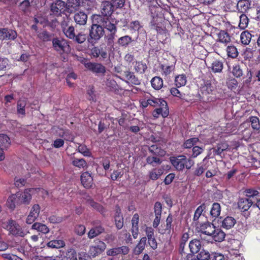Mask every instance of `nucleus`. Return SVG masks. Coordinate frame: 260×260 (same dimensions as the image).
I'll return each instance as SVG.
<instances>
[{
	"instance_id": "f257e3e1",
	"label": "nucleus",
	"mask_w": 260,
	"mask_h": 260,
	"mask_svg": "<svg viewBox=\"0 0 260 260\" xmlns=\"http://www.w3.org/2000/svg\"><path fill=\"white\" fill-rule=\"evenodd\" d=\"M95 20L102 26L103 29H106L109 32L105 36V39L108 45H112L117 30L116 24L112 23L108 17H103L100 15L97 16Z\"/></svg>"
},
{
	"instance_id": "f03ea898",
	"label": "nucleus",
	"mask_w": 260,
	"mask_h": 260,
	"mask_svg": "<svg viewBox=\"0 0 260 260\" xmlns=\"http://www.w3.org/2000/svg\"><path fill=\"white\" fill-rule=\"evenodd\" d=\"M216 86L210 80H203L200 88V100L205 102L213 101L212 95L215 94Z\"/></svg>"
},
{
	"instance_id": "7ed1b4c3",
	"label": "nucleus",
	"mask_w": 260,
	"mask_h": 260,
	"mask_svg": "<svg viewBox=\"0 0 260 260\" xmlns=\"http://www.w3.org/2000/svg\"><path fill=\"white\" fill-rule=\"evenodd\" d=\"M170 162L172 166L177 171H182L184 169H190L194 165V161L190 158H187L184 155L178 156H172L170 158Z\"/></svg>"
},
{
	"instance_id": "20e7f679",
	"label": "nucleus",
	"mask_w": 260,
	"mask_h": 260,
	"mask_svg": "<svg viewBox=\"0 0 260 260\" xmlns=\"http://www.w3.org/2000/svg\"><path fill=\"white\" fill-rule=\"evenodd\" d=\"M104 29L100 23H93L89 29L88 42L94 45L104 36Z\"/></svg>"
},
{
	"instance_id": "39448f33",
	"label": "nucleus",
	"mask_w": 260,
	"mask_h": 260,
	"mask_svg": "<svg viewBox=\"0 0 260 260\" xmlns=\"http://www.w3.org/2000/svg\"><path fill=\"white\" fill-rule=\"evenodd\" d=\"M6 229L9 231V234L16 237H24L27 233L23 228L13 219L8 220Z\"/></svg>"
},
{
	"instance_id": "423d86ee",
	"label": "nucleus",
	"mask_w": 260,
	"mask_h": 260,
	"mask_svg": "<svg viewBox=\"0 0 260 260\" xmlns=\"http://www.w3.org/2000/svg\"><path fill=\"white\" fill-rule=\"evenodd\" d=\"M52 47L54 50L60 54L69 53L71 51V47L68 42L59 38L52 39Z\"/></svg>"
},
{
	"instance_id": "0eeeda50",
	"label": "nucleus",
	"mask_w": 260,
	"mask_h": 260,
	"mask_svg": "<svg viewBox=\"0 0 260 260\" xmlns=\"http://www.w3.org/2000/svg\"><path fill=\"white\" fill-rule=\"evenodd\" d=\"M91 224L93 227L87 234L88 238L93 239L105 232V228L102 225L100 220H94L91 222Z\"/></svg>"
},
{
	"instance_id": "6e6552de",
	"label": "nucleus",
	"mask_w": 260,
	"mask_h": 260,
	"mask_svg": "<svg viewBox=\"0 0 260 260\" xmlns=\"http://www.w3.org/2000/svg\"><path fill=\"white\" fill-rule=\"evenodd\" d=\"M51 11L56 16H60L61 14H64L66 12H68L66 3L61 0L56 1L52 4Z\"/></svg>"
},
{
	"instance_id": "1a4fd4ad",
	"label": "nucleus",
	"mask_w": 260,
	"mask_h": 260,
	"mask_svg": "<svg viewBox=\"0 0 260 260\" xmlns=\"http://www.w3.org/2000/svg\"><path fill=\"white\" fill-rule=\"evenodd\" d=\"M83 64L86 69L96 75H104L106 73V68L101 63L86 60Z\"/></svg>"
},
{
	"instance_id": "9d476101",
	"label": "nucleus",
	"mask_w": 260,
	"mask_h": 260,
	"mask_svg": "<svg viewBox=\"0 0 260 260\" xmlns=\"http://www.w3.org/2000/svg\"><path fill=\"white\" fill-rule=\"evenodd\" d=\"M94 244L90 247L89 251L90 255L93 257L104 251L106 248V244L99 239L94 241Z\"/></svg>"
},
{
	"instance_id": "9b49d317",
	"label": "nucleus",
	"mask_w": 260,
	"mask_h": 260,
	"mask_svg": "<svg viewBox=\"0 0 260 260\" xmlns=\"http://www.w3.org/2000/svg\"><path fill=\"white\" fill-rule=\"evenodd\" d=\"M158 18L157 16H153L150 22L149 27L151 29L155 30L160 35H165L166 36L167 29L162 24V22L159 21Z\"/></svg>"
},
{
	"instance_id": "f8f14e48",
	"label": "nucleus",
	"mask_w": 260,
	"mask_h": 260,
	"mask_svg": "<svg viewBox=\"0 0 260 260\" xmlns=\"http://www.w3.org/2000/svg\"><path fill=\"white\" fill-rule=\"evenodd\" d=\"M159 108H156L152 112V115L155 118H158L160 115L162 117H167L169 114V107L166 101H161Z\"/></svg>"
},
{
	"instance_id": "ddd939ff",
	"label": "nucleus",
	"mask_w": 260,
	"mask_h": 260,
	"mask_svg": "<svg viewBox=\"0 0 260 260\" xmlns=\"http://www.w3.org/2000/svg\"><path fill=\"white\" fill-rule=\"evenodd\" d=\"M253 207V201L245 197H239L237 202L238 209L241 212L247 211L250 207Z\"/></svg>"
},
{
	"instance_id": "4468645a",
	"label": "nucleus",
	"mask_w": 260,
	"mask_h": 260,
	"mask_svg": "<svg viewBox=\"0 0 260 260\" xmlns=\"http://www.w3.org/2000/svg\"><path fill=\"white\" fill-rule=\"evenodd\" d=\"M17 37V32L16 30L8 28H0V40H14Z\"/></svg>"
},
{
	"instance_id": "2eb2a0df",
	"label": "nucleus",
	"mask_w": 260,
	"mask_h": 260,
	"mask_svg": "<svg viewBox=\"0 0 260 260\" xmlns=\"http://www.w3.org/2000/svg\"><path fill=\"white\" fill-rule=\"evenodd\" d=\"M129 252V248L126 246L114 247L107 250L106 253L107 255L111 256H116L119 254L126 255Z\"/></svg>"
},
{
	"instance_id": "dca6fc26",
	"label": "nucleus",
	"mask_w": 260,
	"mask_h": 260,
	"mask_svg": "<svg viewBox=\"0 0 260 260\" xmlns=\"http://www.w3.org/2000/svg\"><path fill=\"white\" fill-rule=\"evenodd\" d=\"M124 76L127 83L135 85H139L141 84V80L135 75L133 72L126 70L124 72Z\"/></svg>"
},
{
	"instance_id": "f3484780",
	"label": "nucleus",
	"mask_w": 260,
	"mask_h": 260,
	"mask_svg": "<svg viewBox=\"0 0 260 260\" xmlns=\"http://www.w3.org/2000/svg\"><path fill=\"white\" fill-rule=\"evenodd\" d=\"M81 181L85 188H90L93 184V177L88 172H85L81 175Z\"/></svg>"
},
{
	"instance_id": "a211bd4d",
	"label": "nucleus",
	"mask_w": 260,
	"mask_h": 260,
	"mask_svg": "<svg viewBox=\"0 0 260 260\" xmlns=\"http://www.w3.org/2000/svg\"><path fill=\"white\" fill-rule=\"evenodd\" d=\"M175 62L171 64H161L159 66L160 73L165 79L170 77L171 73L175 69Z\"/></svg>"
},
{
	"instance_id": "6ab92c4d",
	"label": "nucleus",
	"mask_w": 260,
	"mask_h": 260,
	"mask_svg": "<svg viewBox=\"0 0 260 260\" xmlns=\"http://www.w3.org/2000/svg\"><path fill=\"white\" fill-rule=\"evenodd\" d=\"M32 188H27L24 190L23 192H18L19 194L18 197L20 200V204L28 205L32 198L30 191L32 190Z\"/></svg>"
},
{
	"instance_id": "aec40b11",
	"label": "nucleus",
	"mask_w": 260,
	"mask_h": 260,
	"mask_svg": "<svg viewBox=\"0 0 260 260\" xmlns=\"http://www.w3.org/2000/svg\"><path fill=\"white\" fill-rule=\"evenodd\" d=\"M102 7L101 13L103 17L109 18L114 12L113 5L109 1H105L102 3Z\"/></svg>"
},
{
	"instance_id": "412c9836",
	"label": "nucleus",
	"mask_w": 260,
	"mask_h": 260,
	"mask_svg": "<svg viewBox=\"0 0 260 260\" xmlns=\"http://www.w3.org/2000/svg\"><path fill=\"white\" fill-rule=\"evenodd\" d=\"M251 2L249 0H239L237 4L238 12L245 14L251 8Z\"/></svg>"
},
{
	"instance_id": "4be33fe9",
	"label": "nucleus",
	"mask_w": 260,
	"mask_h": 260,
	"mask_svg": "<svg viewBox=\"0 0 260 260\" xmlns=\"http://www.w3.org/2000/svg\"><path fill=\"white\" fill-rule=\"evenodd\" d=\"M133 70L137 73L139 74H143L147 71L148 67L146 63L143 61H135L133 63Z\"/></svg>"
},
{
	"instance_id": "5701e85b",
	"label": "nucleus",
	"mask_w": 260,
	"mask_h": 260,
	"mask_svg": "<svg viewBox=\"0 0 260 260\" xmlns=\"http://www.w3.org/2000/svg\"><path fill=\"white\" fill-rule=\"evenodd\" d=\"M106 85L110 90L115 93H120L123 91V88L120 87L116 82L112 78H108L106 81Z\"/></svg>"
},
{
	"instance_id": "b1692460",
	"label": "nucleus",
	"mask_w": 260,
	"mask_h": 260,
	"mask_svg": "<svg viewBox=\"0 0 260 260\" xmlns=\"http://www.w3.org/2000/svg\"><path fill=\"white\" fill-rule=\"evenodd\" d=\"M139 221V215L138 213H135L132 217V229H131V232L132 233V235L134 239H136L138 236Z\"/></svg>"
},
{
	"instance_id": "393cba45",
	"label": "nucleus",
	"mask_w": 260,
	"mask_h": 260,
	"mask_svg": "<svg viewBox=\"0 0 260 260\" xmlns=\"http://www.w3.org/2000/svg\"><path fill=\"white\" fill-rule=\"evenodd\" d=\"M215 226L212 223L207 221L201 223L199 229L202 233L211 236Z\"/></svg>"
},
{
	"instance_id": "a878e982",
	"label": "nucleus",
	"mask_w": 260,
	"mask_h": 260,
	"mask_svg": "<svg viewBox=\"0 0 260 260\" xmlns=\"http://www.w3.org/2000/svg\"><path fill=\"white\" fill-rule=\"evenodd\" d=\"M57 136L63 138L65 141L73 142L74 140V136L72 133L69 129L59 128L57 132Z\"/></svg>"
},
{
	"instance_id": "bb28decb",
	"label": "nucleus",
	"mask_w": 260,
	"mask_h": 260,
	"mask_svg": "<svg viewBox=\"0 0 260 260\" xmlns=\"http://www.w3.org/2000/svg\"><path fill=\"white\" fill-rule=\"evenodd\" d=\"M18 195L19 194L17 192L15 194H12L8 198L7 201V205L9 208L14 210L16 205H20Z\"/></svg>"
},
{
	"instance_id": "cd10ccee",
	"label": "nucleus",
	"mask_w": 260,
	"mask_h": 260,
	"mask_svg": "<svg viewBox=\"0 0 260 260\" xmlns=\"http://www.w3.org/2000/svg\"><path fill=\"white\" fill-rule=\"evenodd\" d=\"M211 236L215 241L220 242L224 239L225 234L220 228L215 226Z\"/></svg>"
},
{
	"instance_id": "c85d7f7f",
	"label": "nucleus",
	"mask_w": 260,
	"mask_h": 260,
	"mask_svg": "<svg viewBox=\"0 0 260 260\" xmlns=\"http://www.w3.org/2000/svg\"><path fill=\"white\" fill-rule=\"evenodd\" d=\"M211 70L215 74L221 73L223 69V62L219 59H214L211 63Z\"/></svg>"
},
{
	"instance_id": "c756f323",
	"label": "nucleus",
	"mask_w": 260,
	"mask_h": 260,
	"mask_svg": "<svg viewBox=\"0 0 260 260\" xmlns=\"http://www.w3.org/2000/svg\"><path fill=\"white\" fill-rule=\"evenodd\" d=\"M74 18L75 22L77 24L84 25L86 23L87 15L85 13L82 11H79L75 14Z\"/></svg>"
},
{
	"instance_id": "7c9ffc66",
	"label": "nucleus",
	"mask_w": 260,
	"mask_h": 260,
	"mask_svg": "<svg viewBox=\"0 0 260 260\" xmlns=\"http://www.w3.org/2000/svg\"><path fill=\"white\" fill-rule=\"evenodd\" d=\"M221 226L226 230L231 229L236 223V219L232 216H226L221 221Z\"/></svg>"
},
{
	"instance_id": "2f4dec72",
	"label": "nucleus",
	"mask_w": 260,
	"mask_h": 260,
	"mask_svg": "<svg viewBox=\"0 0 260 260\" xmlns=\"http://www.w3.org/2000/svg\"><path fill=\"white\" fill-rule=\"evenodd\" d=\"M148 151L153 155L159 157L163 156L166 154V151L157 145H151L148 148Z\"/></svg>"
},
{
	"instance_id": "473e14b6",
	"label": "nucleus",
	"mask_w": 260,
	"mask_h": 260,
	"mask_svg": "<svg viewBox=\"0 0 260 260\" xmlns=\"http://www.w3.org/2000/svg\"><path fill=\"white\" fill-rule=\"evenodd\" d=\"M189 247L191 253H197L201 249L202 241L196 239H193L189 242Z\"/></svg>"
},
{
	"instance_id": "72a5a7b5",
	"label": "nucleus",
	"mask_w": 260,
	"mask_h": 260,
	"mask_svg": "<svg viewBox=\"0 0 260 260\" xmlns=\"http://www.w3.org/2000/svg\"><path fill=\"white\" fill-rule=\"evenodd\" d=\"M243 193L245 196V198L252 200L255 198V199L260 196L259 192L254 188H246L243 191Z\"/></svg>"
},
{
	"instance_id": "f704fd0d",
	"label": "nucleus",
	"mask_w": 260,
	"mask_h": 260,
	"mask_svg": "<svg viewBox=\"0 0 260 260\" xmlns=\"http://www.w3.org/2000/svg\"><path fill=\"white\" fill-rule=\"evenodd\" d=\"M11 144L10 139L7 135L0 134V148L7 150Z\"/></svg>"
},
{
	"instance_id": "c9c22d12",
	"label": "nucleus",
	"mask_w": 260,
	"mask_h": 260,
	"mask_svg": "<svg viewBox=\"0 0 260 260\" xmlns=\"http://www.w3.org/2000/svg\"><path fill=\"white\" fill-rule=\"evenodd\" d=\"M199 141L198 138H191L185 141L182 146L184 149H187V152H189Z\"/></svg>"
},
{
	"instance_id": "e433bc0d",
	"label": "nucleus",
	"mask_w": 260,
	"mask_h": 260,
	"mask_svg": "<svg viewBox=\"0 0 260 260\" xmlns=\"http://www.w3.org/2000/svg\"><path fill=\"white\" fill-rule=\"evenodd\" d=\"M205 158L203 159V162L197 164V166L193 171V175L195 176L199 177L208 169V166L204 163Z\"/></svg>"
},
{
	"instance_id": "4c0bfd02",
	"label": "nucleus",
	"mask_w": 260,
	"mask_h": 260,
	"mask_svg": "<svg viewBox=\"0 0 260 260\" xmlns=\"http://www.w3.org/2000/svg\"><path fill=\"white\" fill-rule=\"evenodd\" d=\"M174 82L177 88L185 85L187 82V77L185 74H182L175 76Z\"/></svg>"
},
{
	"instance_id": "58836bf2",
	"label": "nucleus",
	"mask_w": 260,
	"mask_h": 260,
	"mask_svg": "<svg viewBox=\"0 0 260 260\" xmlns=\"http://www.w3.org/2000/svg\"><path fill=\"white\" fill-rule=\"evenodd\" d=\"M146 240L147 238L146 237H143L141 238L139 242L136 245L134 250V253L136 255H139L143 252L145 248Z\"/></svg>"
},
{
	"instance_id": "ea45409f",
	"label": "nucleus",
	"mask_w": 260,
	"mask_h": 260,
	"mask_svg": "<svg viewBox=\"0 0 260 260\" xmlns=\"http://www.w3.org/2000/svg\"><path fill=\"white\" fill-rule=\"evenodd\" d=\"M218 40L220 42L227 44L231 42V36L225 30H221L217 35Z\"/></svg>"
},
{
	"instance_id": "a19ab883",
	"label": "nucleus",
	"mask_w": 260,
	"mask_h": 260,
	"mask_svg": "<svg viewBox=\"0 0 260 260\" xmlns=\"http://www.w3.org/2000/svg\"><path fill=\"white\" fill-rule=\"evenodd\" d=\"M221 206L218 203H214L210 209V215L212 218L214 219L218 217L220 214Z\"/></svg>"
},
{
	"instance_id": "79ce46f5",
	"label": "nucleus",
	"mask_w": 260,
	"mask_h": 260,
	"mask_svg": "<svg viewBox=\"0 0 260 260\" xmlns=\"http://www.w3.org/2000/svg\"><path fill=\"white\" fill-rule=\"evenodd\" d=\"M204 151V148L202 147L195 146L193 147L189 153L185 152V154L189 156V158H194L202 153Z\"/></svg>"
},
{
	"instance_id": "37998d69",
	"label": "nucleus",
	"mask_w": 260,
	"mask_h": 260,
	"mask_svg": "<svg viewBox=\"0 0 260 260\" xmlns=\"http://www.w3.org/2000/svg\"><path fill=\"white\" fill-rule=\"evenodd\" d=\"M132 38L128 36L125 35L124 36L120 37L117 40V44L120 47H127L132 42Z\"/></svg>"
},
{
	"instance_id": "c03bdc74",
	"label": "nucleus",
	"mask_w": 260,
	"mask_h": 260,
	"mask_svg": "<svg viewBox=\"0 0 260 260\" xmlns=\"http://www.w3.org/2000/svg\"><path fill=\"white\" fill-rule=\"evenodd\" d=\"M151 84L153 89L159 90L163 86V80L160 77L155 76L151 80Z\"/></svg>"
},
{
	"instance_id": "a18cd8bd",
	"label": "nucleus",
	"mask_w": 260,
	"mask_h": 260,
	"mask_svg": "<svg viewBox=\"0 0 260 260\" xmlns=\"http://www.w3.org/2000/svg\"><path fill=\"white\" fill-rule=\"evenodd\" d=\"M31 229L36 230L38 232L44 234L48 233L50 231L49 229L46 225L39 222L34 223L32 225Z\"/></svg>"
},
{
	"instance_id": "49530a36",
	"label": "nucleus",
	"mask_w": 260,
	"mask_h": 260,
	"mask_svg": "<svg viewBox=\"0 0 260 260\" xmlns=\"http://www.w3.org/2000/svg\"><path fill=\"white\" fill-rule=\"evenodd\" d=\"M252 35L247 30L243 31L240 35V40L242 44L247 45L252 39Z\"/></svg>"
},
{
	"instance_id": "de8ad7c7",
	"label": "nucleus",
	"mask_w": 260,
	"mask_h": 260,
	"mask_svg": "<svg viewBox=\"0 0 260 260\" xmlns=\"http://www.w3.org/2000/svg\"><path fill=\"white\" fill-rule=\"evenodd\" d=\"M232 73L237 78L242 77L243 71L241 66L239 63L234 64L232 67Z\"/></svg>"
},
{
	"instance_id": "09e8293b",
	"label": "nucleus",
	"mask_w": 260,
	"mask_h": 260,
	"mask_svg": "<svg viewBox=\"0 0 260 260\" xmlns=\"http://www.w3.org/2000/svg\"><path fill=\"white\" fill-rule=\"evenodd\" d=\"M48 247L52 248H60L65 246V242L62 240H51L47 243Z\"/></svg>"
},
{
	"instance_id": "8fccbe9b",
	"label": "nucleus",
	"mask_w": 260,
	"mask_h": 260,
	"mask_svg": "<svg viewBox=\"0 0 260 260\" xmlns=\"http://www.w3.org/2000/svg\"><path fill=\"white\" fill-rule=\"evenodd\" d=\"M172 221L173 216L171 214H169L166 219V224L165 225V228L162 230L161 232H160L161 234H170L171 233Z\"/></svg>"
},
{
	"instance_id": "3c124183",
	"label": "nucleus",
	"mask_w": 260,
	"mask_h": 260,
	"mask_svg": "<svg viewBox=\"0 0 260 260\" xmlns=\"http://www.w3.org/2000/svg\"><path fill=\"white\" fill-rule=\"evenodd\" d=\"M228 57L236 58L239 54L237 48L234 45H229L226 49Z\"/></svg>"
},
{
	"instance_id": "603ef678",
	"label": "nucleus",
	"mask_w": 260,
	"mask_h": 260,
	"mask_svg": "<svg viewBox=\"0 0 260 260\" xmlns=\"http://www.w3.org/2000/svg\"><path fill=\"white\" fill-rule=\"evenodd\" d=\"M163 173L161 169L154 168L149 172V178L153 180H157Z\"/></svg>"
},
{
	"instance_id": "864d4df0",
	"label": "nucleus",
	"mask_w": 260,
	"mask_h": 260,
	"mask_svg": "<svg viewBox=\"0 0 260 260\" xmlns=\"http://www.w3.org/2000/svg\"><path fill=\"white\" fill-rule=\"evenodd\" d=\"M146 162L148 164H149L153 167H156L158 165H160L162 161L159 158V156H156L155 155L153 156H148L146 158Z\"/></svg>"
},
{
	"instance_id": "5fc2aeb1",
	"label": "nucleus",
	"mask_w": 260,
	"mask_h": 260,
	"mask_svg": "<svg viewBox=\"0 0 260 260\" xmlns=\"http://www.w3.org/2000/svg\"><path fill=\"white\" fill-rule=\"evenodd\" d=\"M26 101L25 100H19L17 102V111L18 114L22 116L25 115V107Z\"/></svg>"
},
{
	"instance_id": "6e6d98bb",
	"label": "nucleus",
	"mask_w": 260,
	"mask_h": 260,
	"mask_svg": "<svg viewBox=\"0 0 260 260\" xmlns=\"http://www.w3.org/2000/svg\"><path fill=\"white\" fill-rule=\"evenodd\" d=\"M128 29L132 32L139 31L143 25L139 20L133 21L128 24Z\"/></svg>"
},
{
	"instance_id": "4d7b16f0",
	"label": "nucleus",
	"mask_w": 260,
	"mask_h": 260,
	"mask_svg": "<svg viewBox=\"0 0 260 260\" xmlns=\"http://www.w3.org/2000/svg\"><path fill=\"white\" fill-rule=\"evenodd\" d=\"M206 206L205 203H203L199 206L195 211L193 220L194 221H197L199 219L201 215L203 214V212L206 209Z\"/></svg>"
},
{
	"instance_id": "13d9d810",
	"label": "nucleus",
	"mask_w": 260,
	"mask_h": 260,
	"mask_svg": "<svg viewBox=\"0 0 260 260\" xmlns=\"http://www.w3.org/2000/svg\"><path fill=\"white\" fill-rule=\"evenodd\" d=\"M228 145L225 143H221L217 145L216 148L213 150L214 154L220 155L221 153L228 148Z\"/></svg>"
},
{
	"instance_id": "bf43d9fd",
	"label": "nucleus",
	"mask_w": 260,
	"mask_h": 260,
	"mask_svg": "<svg viewBox=\"0 0 260 260\" xmlns=\"http://www.w3.org/2000/svg\"><path fill=\"white\" fill-rule=\"evenodd\" d=\"M80 0H67V2L66 3V5L67 6L68 12H71L72 11V10L70 11L71 8L76 10L80 6Z\"/></svg>"
},
{
	"instance_id": "052dcab7",
	"label": "nucleus",
	"mask_w": 260,
	"mask_h": 260,
	"mask_svg": "<svg viewBox=\"0 0 260 260\" xmlns=\"http://www.w3.org/2000/svg\"><path fill=\"white\" fill-rule=\"evenodd\" d=\"M251 122V127L254 130H260V122L259 119L257 116H251L249 118Z\"/></svg>"
},
{
	"instance_id": "680f3d73",
	"label": "nucleus",
	"mask_w": 260,
	"mask_h": 260,
	"mask_svg": "<svg viewBox=\"0 0 260 260\" xmlns=\"http://www.w3.org/2000/svg\"><path fill=\"white\" fill-rule=\"evenodd\" d=\"M249 19L245 14H242L240 16V22L239 24V27L242 29H244L248 26Z\"/></svg>"
},
{
	"instance_id": "e2e57ef3",
	"label": "nucleus",
	"mask_w": 260,
	"mask_h": 260,
	"mask_svg": "<svg viewBox=\"0 0 260 260\" xmlns=\"http://www.w3.org/2000/svg\"><path fill=\"white\" fill-rule=\"evenodd\" d=\"M211 254L208 251L202 249L196 257L200 260H210Z\"/></svg>"
},
{
	"instance_id": "0e129e2a",
	"label": "nucleus",
	"mask_w": 260,
	"mask_h": 260,
	"mask_svg": "<svg viewBox=\"0 0 260 260\" xmlns=\"http://www.w3.org/2000/svg\"><path fill=\"white\" fill-rule=\"evenodd\" d=\"M90 205L94 209L104 214L105 212V209L100 204L94 202L93 200H90L89 202Z\"/></svg>"
},
{
	"instance_id": "69168bd1",
	"label": "nucleus",
	"mask_w": 260,
	"mask_h": 260,
	"mask_svg": "<svg viewBox=\"0 0 260 260\" xmlns=\"http://www.w3.org/2000/svg\"><path fill=\"white\" fill-rule=\"evenodd\" d=\"M78 151L85 156H90L91 153L87 146L83 144H80L78 148Z\"/></svg>"
},
{
	"instance_id": "338daca9",
	"label": "nucleus",
	"mask_w": 260,
	"mask_h": 260,
	"mask_svg": "<svg viewBox=\"0 0 260 260\" xmlns=\"http://www.w3.org/2000/svg\"><path fill=\"white\" fill-rule=\"evenodd\" d=\"M40 207L39 204H35L31 207L28 215H32L34 217L38 218L40 212Z\"/></svg>"
},
{
	"instance_id": "774afa93",
	"label": "nucleus",
	"mask_w": 260,
	"mask_h": 260,
	"mask_svg": "<svg viewBox=\"0 0 260 260\" xmlns=\"http://www.w3.org/2000/svg\"><path fill=\"white\" fill-rule=\"evenodd\" d=\"M66 258L67 260H78L75 250L73 249H69L66 253Z\"/></svg>"
}]
</instances>
